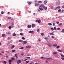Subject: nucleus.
I'll use <instances>...</instances> for the list:
<instances>
[{
	"label": "nucleus",
	"mask_w": 64,
	"mask_h": 64,
	"mask_svg": "<svg viewBox=\"0 0 64 64\" xmlns=\"http://www.w3.org/2000/svg\"><path fill=\"white\" fill-rule=\"evenodd\" d=\"M61 11V10H59L58 11V12H60Z\"/></svg>",
	"instance_id": "42"
},
{
	"label": "nucleus",
	"mask_w": 64,
	"mask_h": 64,
	"mask_svg": "<svg viewBox=\"0 0 64 64\" xmlns=\"http://www.w3.org/2000/svg\"><path fill=\"white\" fill-rule=\"evenodd\" d=\"M50 35H51V36H54V34H53L51 33H50Z\"/></svg>",
	"instance_id": "9"
},
{
	"label": "nucleus",
	"mask_w": 64,
	"mask_h": 64,
	"mask_svg": "<svg viewBox=\"0 0 64 64\" xmlns=\"http://www.w3.org/2000/svg\"><path fill=\"white\" fill-rule=\"evenodd\" d=\"M30 57H27L26 58V59H30Z\"/></svg>",
	"instance_id": "44"
},
{
	"label": "nucleus",
	"mask_w": 64,
	"mask_h": 64,
	"mask_svg": "<svg viewBox=\"0 0 64 64\" xmlns=\"http://www.w3.org/2000/svg\"><path fill=\"white\" fill-rule=\"evenodd\" d=\"M24 49V48H20V49Z\"/></svg>",
	"instance_id": "49"
},
{
	"label": "nucleus",
	"mask_w": 64,
	"mask_h": 64,
	"mask_svg": "<svg viewBox=\"0 0 64 64\" xmlns=\"http://www.w3.org/2000/svg\"><path fill=\"white\" fill-rule=\"evenodd\" d=\"M53 54L54 55H56V54H57V52H54Z\"/></svg>",
	"instance_id": "29"
},
{
	"label": "nucleus",
	"mask_w": 64,
	"mask_h": 64,
	"mask_svg": "<svg viewBox=\"0 0 64 64\" xmlns=\"http://www.w3.org/2000/svg\"><path fill=\"white\" fill-rule=\"evenodd\" d=\"M28 28H31V25H30L28 26Z\"/></svg>",
	"instance_id": "8"
},
{
	"label": "nucleus",
	"mask_w": 64,
	"mask_h": 64,
	"mask_svg": "<svg viewBox=\"0 0 64 64\" xmlns=\"http://www.w3.org/2000/svg\"><path fill=\"white\" fill-rule=\"evenodd\" d=\"M62 8H64V6H62Z\"/></svg>",
	"instance_id": "62"
},
{
	"label": "nucleus",
	"mask_w": 64,
	"mask_h": 64,
	"mask_svg": "<svg viewBox=\"0 0 64 64\" xmlns=\"http://www.w3.org/2000/svg\"><path fill=\"white\" fill-rule=\"evenodd\" d=\"M38 41H39V42H41V39H40V38H39Z\"/></svg>",
	"instance_id": "48"
},
{
	"label": "nucleus",
	"mask_w": 64,
	"mask_h": 64,
	"mask_svg": "<svg viewBox=\"0 0 64 64\" xmlns=\"http://www.w3.org/2000/svg\"><path fill=\"white\" fill-rule=\"evenodd\" d=\"M38 23L39 24H40L41 23V20H39L38 21Z\"/></svg>",
	"instance_id": "24"
},
{
	"label": "nucleus",
	"mask_w": 64,
	"mask_h": 64,
	"mask_svg": "<svg viewBox=\"0 0 64 64\" xmlns=\"http://www.w3.org/2000/svg\"><path fill=\"white\" fill-rule=\"evenodd\" d=\"M58 46L57 44H54V47H56V46Z\"/></svg>",
	"instance_id": "30"
},
{
	"label": "nucleus",
	"mask_w": 64,
	"mask_h": 64,
	"mask_svg": "<svg viewBox=\"0 0 64 64\" xmlns=\"http://www.w3.org/2000/svg\"><path fill=\"white\" fill-rule=\"evenodd\" d=\"M56 48L57 49H59L60 48V46H58L56 47Z\"/></svg>",
	"instance_id": "26"
},
{
	"label": "nucleus",
	"mask_w": 64,
	"mask_h": 64,
	"mask_svg": "<svg viewBox=\"0 0 64 64\" xmlns=\"http://www.w3.org/2000/svg\"><path fill=\"white\" fill-rule=\"evenodd\" d=\"M12 26H10L8 27V28L9 29H12Z\"/></svg>",
	"instance_id": "21"
},
{
	"label": "nucleus",
	"mask_w": 64,
	"mask_h": 64,
	"mask_svg": "<svg viewBox=\"0 0 64 64\" xmlns=\"http://www.w3.org/2000/svg\"><path fill=\"white\" fill-rule=\"evenodd\" d=\"M26 48H31V46H28L26 47Z\"/></svg>",
	"instance_id": "6"
},
{
	"label": "nucleus",
	"mask_w": 64,
	"mask_h": 64,
	"mask_svg": "<svg viewBox=\"0 0 64 64\" xmlns=\"http://www.w3.org/2000/svg\"><path fill=\"white\" fill-rule=\"evenodd\" d=\"M24 44H27V42H26V41H24Z\"/></svg>",
	"instance_id": "17"
},
{
	"label": "nucleus",
	"mask_w": 64,
	"mask_h": 64,
	"mask_svg": "<svg viewBox=\"0 0 64 64\" xmlns=\"http://www.w3.org/2000/svg\"><path fill=\"white\" fill-rule=\"evenodd\" d=\"M60 28H57V30H60Z\"/></svg>",
	"instance_id": "57"
},
{
	"label": "nucleus",
	"mask_w": 64,
	"mask_h": 64,
	"mask_svg": "<svg viewBox=\"0 0 64 64\" xmlns=\"http://www.w3.org/2000/svg\"><path fill=\"white\" fill-rule=\"evenodd\" d=\"M60 55L62 57V58H64V56L62 54H61Z\"/></svg>",
	"instance_id": "28"
},
{
	"label": "nucleus",
	"mask_w": 64,
	"mask_h": 64,
	"mask_svg": "<svg viewBox=\"0 0 64 64\" xmlns=\"http://www.w3.org/2000/svg\"><path fill=\"white\" fill-rule=\"evenodd\" d=\"M60 4V2L59 0H58V1L56 2V4L57 5L58 4Z\"/></svg>",
	"instance_id": "2"
},
{
	"label": "nucleus",
	"mask_w": 64,
	"mask_h": 64,
	"mask_svg": "<svg viewBox=\"0 0 64 64\" xmlns=\"http://www.w3.org/2000/svg\"><path fill=\"white\" fill-rule=\"evenodd\" d=\"M4 64H7V62L5 61L4 62Z\"/></svg>",
	"instance_id": "37"
},
{
	"label": "nucleus",
	"mask_w": 64,
	"mask_h": 64,
	"mask_svg": "<svg viewBox=\"0 0 64 64\" xmlns=\"http://www.w3.org/2000/svg\"><path fill=\"white\" fill-rule=\"evenodd\" d=\"M47 2H48L47 1H44V4H46L47 3Z\"/></svg>",
	"instance_id": "15"
},
{
	"label": "nucleus",
	"mask_w": 64,
	"mask_h": 64,
	"mask_svg": "<svg viewBox=\"0 0 64 64\" xmlns=\"http://www.w3.org/2000/svg\"><path fill=\"white\" fill-rule=\"evenodd\" d=\"M64 32V29L63 30H62V32Z\"/></svg>",
	"instance_id": "59"
},
{
	"label": "nucleus",
	"mask_w": 64,
	"mask_h": 64,
	"mask_svg": "<svg viewBox=\"0 0 64 64\" xmlns=\"http://www.w3.org/2000/svg\"><path fill=\"white\" fill-rule=\"evenodd\" d=\"M12 25H14V23L12 22Z\"/></svg>",
	"instance_id": "63"
},
{
	"label": "nucleus",
	"mask_w": 64,
	"mask_h": 64,
	"mask_svg": "<svg viewBox=\"0 0 64 64\" xmlns=\"http://www.w3.org/2000/svg\"><path fill=\"white\" fill-rule=\"evenodd\" d=\"M1 14H4V12H1Z\"/></svg>",
	"instance_id": "43"
},
{
	"label": "nucleus",
	"mask_w": 64,
	"mask_h": 64,
	"mask_svg": "<svg viewBox=\"0 0 64 64\" xmlns=\"http://www.w3.org/2000/svg\"><path fill=\"white\" fill-rule=\"evenodd\" d=\"M19 42H22V40H19Z\"/></svg>",
	"instance_id": "39"
},
{
	"label": "nucleus",
	"mask_w": 64,
	"mask_h": 64,
	"mask_svg": "<svg viewBox=\"0 0 64 64\" xmlns=\"http://www.w3.org/2000/svg\"><path fill=\"white\" fill-rule=\"evenodd\" d=\"M48 46H49V47H52V45L50 44H48Z\"/></svg>",
	"instance_id": "20"
},
{
	"label": "nucleus",
	"mask_w": 64,
	"mask_h": 64,
	"mask_svg": "<svg viewBox=\"0 0 64 64\" xmlns=\"http://www.w3.org/2000/svg\"><path fill=\"white\" fill-rule=\"evenodd\" d=\"M13 36H16V34H12Z\"/></svg>",
	"instance_id": "22"
},
{
	"label": "nucleus",
	"mask_w": 64,
	"mask_h": 64,
	"mask_svg": "<svg viewBox=\"0 0 64 64\" xmlns=\"http://www.w3.org/2000/svg\"><path fill=\"white\" fill-rule=\"evenodd\" d=\"M12 60H15V58H12L11 59Z\"/></svg>",
	"instance_id": "27"
},
{
	"label": "nucleus",
	"mask_w": 64,
	"mask_h": 64,
	"mask_svg": "<svg viewBox=\"0 0 64 64\" xmlns=\"http://www.w3.org/2000/svg\"><path fill=\"white\" fill-rule=\"evenodd\" d=\"M12 28H13L14 27V25H12Z\"/></svg>",
	"instance_id": "61"
},
{
	"label": "nucleus",
	"mask_w": 64,
	"mask_h": 64,
	"mask_svg": "<svg viewBox=\"0 0 64 64\" xmlns=\"http://www.w3.org/2000/svg\"><path fill=\"white\" fill-rule=\"evenodd\" d=\"M26 64H28V63L29 62V61H28L26 62Z\"/></svg>",
	"instance_id": "33"
},
{
	"label": "nucleus",
	"mask_w": 64,
	"mask_h": 64,
	"mask_svg": "<svg viewBox=\"0 0 64 64\" xmlns=\"http://www.w3.org/2000/svg\"><path fill=\"white\" fill-rule=\"evenodd\" d=\"M39 5V4H35V6H38Z\"/></svg>",
	"instance_id": "31"
},
{
	"label": "nucleus",
	"mask_w": 64,
	"mask_h": 64,
	"mask_svg": "<svg viewBox=\"0 0 64 64\" xmlns=\"http://www.w3.org/2000/svg\"><path fill=\"white\" fill-rule=\"evenodd\" d=\"M48 25L49 26H52V24L51 23H49L48 24Z\"/></svg>",
	"instance_id": "23"
},
{
	"label": "nucleus",
	"mask_w": 64,
	"mask_h": 64,
	"mask_svg": "<svg viewBox=\"0 0 64 64\" xmlns=\"http://www.w3.org/2000/svg\"><path fill=\"white\" fill-rule=\"evenodd\" d=\"M57 50L58 52H59L60 53H61L62 52V51L60 50Z\"/></svg>",
	"instance_id": "14"
},
{
	"label": "nucleus",
	"mask_w": 64,
	"mask_h": 64,
	"mask_svg": "<svg viewBox=\"0 0 64 64\" xmlns=\"http://www.w3.org/2000/svg\"><path fill=\"white\" fill-rule=\"evenodd\" d=\"M12 52H16V50H12Z\"/></svg>",
	"instance_id": "32"
},
{
	"label": "nucleus",
	"mask_w": 64,
	"mask_h": 64,
	"mask_svg": "<svg viewBox=\"0 0 64 64\" xmlns=\"http://www.w3.org/2000/svg\"><path fill=\"white\" fill-rule=\"evenodd\" d=\"M41 58L43 60H44V59H46L45 58L43 57H41Z\"/></svg>",
	"instance_id": "38"
},
{
	"label": "nucleus",
	"mask_w": 64,
	"mask_h": 64,
	"mask_svg": "<svg viewBox=\"0 0 64 64\" xmlns=\"http://www.w3.org/2000/svg\"><path fill=\"white\" fill-rule=\"evenodd\" d=\"M39 3H42V1H40L39 2Z\"/></svg>",
	"instance_id": "41"
},
{
	"label": "nucleus",
	"mask_w": 64,
	"mask_h": 64,
	"mask_svg": "<svg viewBox=\"0 0 64 64\" xmlns=\"http://www.w3.org/2000/svg\"><path fill=\"white\" fill-rule=\"evenodd\" d=\"M52 39H54V36H52Z\"/></svg>",
	"instance_id": "52"
},
{
	"label": "nucleus",
	"mask_w": 64,
	"mask_h": 64,
	"mask_svg": "<svg viewBox=\"0 0 64 64\" xmlns=\"http://www.w3.org/2000/svg\"><path fill=\"white\" fill-rule=\"evenodd\" d=\"M43 8L44 10H47V6L46 7L45 9V6H43Z\"/></svg>",
	"instance_id": "1"
},
{
	"label": "nucleus",
	"mask_w": 64,
	"mask_h": 64,
	"mask_svg": "<svg viewBox=\"0 0 64 64\" xmlns=\"http://www.w3.org/2000/svg\"><path fill=\"white\" fill-rule=\"evenodd\" d=\"M60 8H61V7L60 6H58L56 8L55 10H57V9H60Z\"/></svg>",
	"instance_id": "3"
},
{
	"label": "nucleus",
	"mask_w": 64,
	"mask_h": 64,
	"mask_svg": "<svg viewBox=\"0 0 64 64\" xmlns=\"http://www.w3.org/2000/svg\"><path fill=\"white\" fill-rule=\"evenodd\" d=\"M46 62L47 63H48V60H46Z\"/></svg>",
	"instance_id": "55"
},
{
	"label": "nucleus",
	"mask_w": 64,
	"mask_h": 64,
	"mask_svg": "<svg viewBox=\"0 0 64 64\" xmlns=\"http://www.w3.org/2000/svg\"><path fill=\"white\" fill-rule=\"evenodd\" d=\"M53 26H54L55 25V22H54L53 24Z\"/></svg>",
	"instance_id": "47"
},
{
	"label": "nucleus",
	"mask_w": 64,
	"mask_h": 64,
	"mask_svg": "<svg viewBox=\"0 0 64 64\" xmlns=\"http://www.w3.org/2000/svg\"><path fill=\"white\" fill-rule=\"evenodd\" d=\"M38 20H36V23H37L38 22Z\"/></svg>",
	"instance_id": "51"
},
{
	"label": "nucleus",
	"mask_w": 64,
	"mask_h": 64,
	"mask_svg": "<svg viewBox=\"0 0 64 64\" xmlns=\"http://www.w3.org/2000/svg\"><path fill=\"white\" fill-rule=\"evenodd\" d=\"M27 3H28L29 5H30L31 3H32V2H27Z\"/></svg>",
	"instance_id": "12"
},
{
	"label": "nucleus",
	"mask_w": 64,
	"mask_h": 64,
	"mask_svg": "<svg viewBox=\"0 0 64 64\" xmlns=\"http://www.w3.org/2000/svg\"><path fill=\"white\" fill-rule=\"evenodd\" d=\"M62 25V23H60V24L59 25H58L59 26H61V25Z\"/></svg>",
	"instance_id": "46"
},
{
	"label": "nucleus",
	"mask_w": 64,
	"mask_h": 64,
	"mask_svg": "<svg viewBox=\"0 0 64 64\" xmlns=\"http://www.w3.org/2000/svg\"><path fill=\"white\" fill-rule=\"evenodd\" d=\"M11 38H12L11 37H8V38L7 39L8 40H10L11 39Z\"/></svg>",
	"instance_id": "19"
},
{
	"label": "nucleus",
	"mask_w": 64,
	"mask_h": 64,
	"mask_svg": "<svg viewBox=\"0 0 64 64\" xmlns=\"http://www.w3.org/2000/svg\"><path fill=\"white\" fill-rule=\"evenodd\" d=\"M21 60H18L16 62L17 63H19L20 64H21Z\"/></svg>",
	"instance_id": "5"
},
{
	"label": "nucleus",
	"mask_w": 64,
	"mask_h": 64,
	"mask_svg": "<svg viewBox=\"0 0 64 64\" xmlns=\"http://www.w3.org/2000/svg\"><path fill=\"white\" fill-rule=\"evenodd\" d=\"M5 36H6V35H5V34H3L2 35V36L3 37H5Z\"/></svg>",
	"instance_id": "18"
},
{
	"label": "nucleus",
	"mask_w": 64,
	"mask_h": 64,
	"mask_svg": "<svg viewBox=\"0 0 64 64\" xmlns=\"http://www.w3.org/2000/svg\"><path fill=\"white\" fill-rule=\"evenodd\" d=\"M39 9L40 10H41V11H42L43 10V8H39Z\"/></svg>",
	"instance_id": "25"
},
{
	"label": "nucleus",
	"mask_w": 64,
	"mask_h": 64,
	"mask_svg": "<svg viewBox=\"0 0 64 64\" xmlns=\"http://www.w3.org/2000/svg\"><path fill=\"white\" fill-rule=\"evenodd\" d=\"M15 57H16V59H18V56H17V54H15Z\"/></svg>",
	"instance_id": "10"
},
{
	"label": "nucleus",
	"mask_w": 64,
	"mask_h": 64,
	"mask_svg": "<svg viewBox=\"0 0 64 64\" xmlns=\"http://www.w3.org/2000/svg\"><path fill=\"white\" fill-rule=\"evenodd\" d=\"M38 1L37 0H36L35 1V3H37Z\"/></svg>",
	"instance_id": "58"
},
{
	"label": "nucleus",
	"mask_w": 64,
	"mask_h": 64,
	"mask_svg": "<svg viewBox=\"0 0 64 64\" xmlns=\"http://www.w3.org/2000/svg\"><path fill=\"white\" fill-rule=\"evenodd\" d=\"M41 34L42 36H44V34L43 33H42Z\"/></svg>",
	"instance_id": "36"
},
{
	"label": "nucleus",
	"mask_w": 64,
	"mask_h": 64,
	"mask_svg": "<svg viewBox=\"0 0 64 64\" xmlns=\"http://www.w3.org/2000/svg\"><path fill=\"white\" fill-rule=\"evenodd\" d=\"M46 60H53V59L51 58H48L46 59Z\"/></svg>",
	"instance_id": "4"
},
{
	"label": "nucleus",
	"mask_w": 64,
	"mask_h": 64,
	"mask_svg": "<svg viewBox=\"0 0 64 64\" xmlns=\"http://www.w3.org/2000/svg\"><path fill=\"white\" fill-rule=\"evenodd\" d=\"M60 23V22H56V24H59Z\"/></svg>",
	"instance_id": "60"
},
{
	"label": "nucleus",
	"mask_w": 64,
	"mask_h": 64,
	"mask_svg": "<svg viewBox=\"0 0 64 64\" xmlns=\"http://www.w3.org/2000/svg\"><path fill=\"white\" fill-rule=\"evenodd\" d=\"M54 29L55 30H57L56 29V28L55 27L54 28Z\"/></svg>",
	"instance_id": "56"
},
{
	"label": "nucleus",
	"mask_w": 64,
	"mask_h": 64,
	"mask_svg": "<svg viewBox=\"0 0 64 64\" xmlns=\"http://www.w3.org/2000/svg\"><path fill=\"white\" fill-rule=\"evenodd\" d=\"M10 43H7V44L8 45H9V44Z\"/></svg>",
	"instance_id": "64"
},
{
	"label": "nucleus",
	"mask_w": 64,
	"mask_h": 64,
	"mask_svg": "<svg viewBox=\"0 0 64 64\" xmlns=\"http://www.w3.org/2000/svg\"><path fill=\"white\" fill-rule=\"evenodd\" d=\"M22 39L23 40H25V38L24 37H22Z\"/></svg>",
	"instance_id": "35"
},
{
	"label": "nucleus",
	"mask_w": 64,
	"mask_h": 64,
	"mask_svg": "<svg viewBox=\"0 0 64 64\" xmlns=\"http://www.w3.org/2000/svg\"><path fill=\"white\" fill-rule=\"evenodd\" d=\"M20 35L21 36H22L23 35V34L22 33H21L20 34Z\"/></svg>",
	"instance_id": "34"
},
{
	"label": "nucleus",
	"mask_w": 64,
	"mask_h": 64,
	"mask_svg": "<svg viewBox=\"0 0 64 64\" xmlns=\"http://www.w3.org/2000/svg\"><path fill=\"white\" fill-rule=\"evenodd\" d=\"M11 34L10 33V32H8V33H7V34Z\"/></svg>",
	"instance_id": "50"
},
{
	"label": "nucleus",
	"mask_w": 64,
	"mask_h": 64,
	"mask_svg": "<svg viewBox=\"0 0 64 64\" xmlns=\"http://www.w3.org/2000/svg\"><path fill=\"white\" fill-rule=\"evenodd\" d=\"M33 33H34V32L33 31H30L29 32V33L30 34H32Z\"/></svg>",
	"instance_id": "7"
},
{
	"label": "nucleus",
	"mask_w": 64,
	"mask_h": 64,
	"mask_svg": "<svg viewBox=\"0 0 64 64\" xmlns=\"http://www.w3.org/2000/svg\"><path fill=\"white\" fill-rule=\"evenodd\" d=\"M45 39L46 40H48V39H49V38H45Z\"/></svg>",
	"instance_id": "45"
},
{
	"label": "nucleus",
	"mask_w": 64,
	"mask_h": 64,
	"mask_svg": "<svg viewBox=\"0 0 64 64\" xmlns=\"http://www.w3.org/2000/svg\"><path fill=\"white\" fill-rule=\"evenodd\" d=\"M51 29L52 31H53V30H54V28H51Z\"/></svg>",
	"instance_id": "40"
},
{
	"label": "nucleus",
	"mask_w": 64,
	"mask_h": 64,
	"mask_svg": "<svg viewBox=\"0 0 64 64\" xmlns=\"http://www.w3.org/2000/svg\"><path fill=\"white\" fill-rule=\"evenodd\" d=\"M12 18L11 17H8L7 18V19H8L9 20H10Z\"/></svg>",
	"instance_id": "13"
},
{
	"label": "nucleus",
	"mask_w": 64,
	"mask_h": 64,
	"mask_svg": "<svg viewBox=\"0 0 64 64\" xmlns=\"http://www.w3.org/2000/svg\"><path fill=\"white\" fill-rule=\"evenodd\" d=\"M64 58H61V59H62V60H64Z\"/></svg>",
	"instance_id": "53"
},
{
	"label": "nucleus",
	"mask_w": 64,
	"mask_h": 64,
	"mask_svg": "<svg viewBox=\"0 0 64 64\" xmlns=\"http://www.w3.org/2000/svg\"><path fill=\"white\" fill-rule=\"evenodd\" d=\"M32 28H34V27L35 26V24H32Z\"/></svg>",
	"instance_id": "11"
},
{
	"label": "nucleus",
	"mask_w": 64,
	"mask_h": 64,
	"mask_svg": "<svg viewBox=\"0 0 64 64\" xmlns=\"http://www.w3.org/2000/svg\"><path fill=\"white\" fill-rule=\"evenodd\" d=\"M14 47H15V46L13 45L12 46L11 48V49H13V48H14Z\"/></svg>",
	"instance_id": "16"
},
{
	"label": "nucleus",
	"mask_w": 64,
	"mask_h": 64,
	"mask_svg": "<svg viewBox=\"0 0 64 64\" xmlns=\"http://www.w3.org/2000/svg\"><path fill=\"white\" fill-rule=\"evenodd\" d=\"M37 31L38 32H40V30H37Z\"/></svg>",
	"instance_id": "54"
}]
</instances>
